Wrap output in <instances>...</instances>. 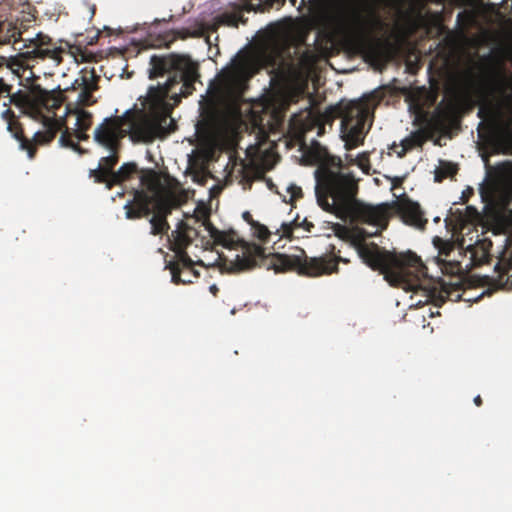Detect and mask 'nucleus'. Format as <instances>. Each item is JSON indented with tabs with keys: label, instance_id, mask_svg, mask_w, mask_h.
I'll return each instance as SVG.
<instances>
[{
	"label": "nucleus",
	"instance_id": "41",
	"mask_svg": "<svg viewBox=\"0 0 512 512\" xmlns=\"http://www.w3.org/2000/svg\"><path fill=\"white\" fill-rule=\"evenodd\" d=\"M197 157H198V151L196 148H194V176H193L194 182L198 181V171H197V167H196Z\"/></svg>",
	"mask_w": 512,
	"mask_h": 512
},
{
	"label": "nucleus",
	"instance_id": "1",
	"mask_svg": "<svg viewBox=\"0 0 512 512\" xmlns=\"http://www.w3.org/2000/svg\"><path fill=\"white\" fill-rule=\"evenodd\" d=\"M149 79L169 73L163 85L150 86L140 110H129L121 116L106 117L94 130V141L108 151L121 148V140L129 135L134 142L150 143L173 131V108L182 97L192 94V58L189 55H153Z\"/></svg>",
	"mask_w": 512,
	"mask_h": 512
},
{
	"label": "nucleus",
	"instance_id": "49",
	"mask_svg": "<svg viewBox=\"0 0 512 512\" xmlns=\"http://www.w3.org/2000/svg\"><path fill=\"white\" fill-rule=\"evenodd\" d=\"M482 114H483V110L480 109L479 112H478L479 117H482Z\"/></svg>",
	"mask_w": 512,
	"mask_h": 512
},
{
	"label": "nucleus",
	"instance_id": "9",
	"mask_svg": "<svg viewBox=\"0 0 512 512\" xmlns=\"http://www.w3.org/2000/svg\"><path fill=\"white\" fill-rule=\"evenodd\" d=\"M98 81L99 76L96 75L94 69L88 75L84 74L79 84L81 90L77 100L66 104L65 124L67 125L70 119L74 118V135L79 141H86L89 138L86 132L93 124V114L85 110V107L96 103L93 92L98 89Z\"/></svg>",
	"mask_w": 512,
	"mask_h": 512
},
{
	"label": "nucleus",
	"instance_id": "24",
	"mask_svg": "<svg viewBox=\"0 0 512 512\" xmlns=\"http://www.w3.org/2000/svg\"><path fill=\"white\" fill-rule=\"evenodd\" d=\"M492 92L498 95L505 103L512 102V74H497L492 81Z\"/></svg>",
	"mask_w": 512,
	"mask_h": 512
},
{
	"label": "nucleus",
	"instance_id": "32",
	"mask_svg": "<svg viewBox=\"0 0 512 512\" xmlns=\"http://www.w3.org/2000/svg\"><path fill=\"white\" fill-rule=\"evenodd\" d=\"M60 143L65 146V147H69V148H72L76 151H79L81 152V148L79 146L78 143H75L73 140H72V134L69 132V127L66 126V129L65 131H63L61 137H60Z\"/></svg>",
	"mask_w": 512,
	"mask_h": 512
},
{
	"label": "nucleus",
	"instance_id": "48",
	"mask_svg": "<svg viewBox=\"0 0 512 512\" xmlns=\"http://www.w3.org/2000/svg\"><path fill=\"white\" fill-rule=\"evenodd\" d=\"M193 137H194V145H195L196 141H197V130L194 131Z\"/></svg>",
	"mask_w": 512,
	"mask_h": 512
},
{
	"label": "nucleus",
	"instance_id": "30",
	"mask_svg": "<svg viewBox=\"0 0 512 512\" xmlns=\"http://www.w3.org/2000/svg\"><path fill=\"white\" fill-rule=\"evenodd\" d=\"M458 172V165L449 161H441L439 169L435 172V181L441 182L448 177H453Z\"/></svg>",
	"mask_w": 512,
	"mask_h": 512
},
{
	"label": "nucleus",
	"instance_id": "50",
	"mask_svg": "<svg viewBox=\"0 0 512 512\" xmlns=\"http://www.w3.org/2000/svg\"><path fill=\"white\" fill-rule=\"evenodd\" d=\"M275 2H278V3H281L283 4L285 2V0H274Z\"/></svg>",
	"mask_w": 512,
	"mask_h": 512
},
{
	"label": "nucleus",
	"instance_id": "33",
	"mask_svg": "<svg viewBox=\"0 0 512 512\" xmlns=\"http://www.w3.org/2000/svg\"><path fill=\"white\" fill-rule=\"evenodd\" d=\"M252 230H253L254 235L259 240H261L263 242H267L269 240L271 233L265 225L257 222L256 224H253Z\"/></svg>",
	"mask_w": 512,
	"mask_h": 512
},
{
	"label": "nucleus",
	"instance_id": "45",
	"mask_svg": "<svg viewBox=\"0 0 512 512\" xmlns=\"http://www.w3.org/2000/svg\"><path fill=\"white\" fill-rule=\"evenodd\" d=\"M474 403L476 406H481L482 405V398L480 395H477L475 398H474Z\"/></svg>",
	"mask_w": 512,
	"mask_h": 512
},
{
	"label": "nucleus",
	"instance_id": "34",
	"mask_svg": "<svg viewBox=\"0 0 512 512\" xmlns=\"http://www.w3.org/2000/svg\"><path fill=\"white\" fill-rule=\"evenodd\" d=\"M433 243L438 248L439 255L448 256L454 248L452 243L444 241L439 237H435Z\"/></svg>",
	"mask_w": 512,
	"mask_h": 512
},
{
	"label": "nucleus",
	"instance_id": "21",
	"mask_svg": "<svg viewBox=\"0 0 512 512\" xmlns=\"http://www.w3.org/2000/svg\"><path fill=\"white\" fill-rule=\"evenodd\" d=\"M493 244L488 238H482L476 241L474 245L468 247L470 253L471 264L475 267L489 263L492 259L490 253Z\"/></svg>",
	"mask_w": 512,
	"mask_h": 512
},
{
	"label": "nucleus",
	"instance_id": "5",
	"mask_svg": "<svg viewBox=\"0 0 512 512\" xmlns=\"http://www.w3.org/2000/svg\"><path fill=\"white\" fill-rule=\"evenodd\" d=\"M211 206L198 201L194 208V246L203 250L221 245L229 250L241 249L233 258L224 257V266L229 272L238 273L250 270L257 265V260L264 257V248L257 244H249L239 237L236 231L218 230L210 221Z\"/></svg>",
	"mask_w": 512,
	"mask_h": 512
},
{
	"label": "nucleus",
	"instance_id": "13",
	"mask_svg": "<svg viewBox=\"0 0 512 512\" xmlns=\"http://www.w3.org/2000/svg\"><path fill=\"white\" fill-rule=\"evenodd\" d=\"M64 100L60 90L48 91L35 84L31 86L29 94L21 96V100H18L17 95H12L10 98L11 102L17 105L23 104L37 114H41L42 109L55 114V110L61 107Z\"/></svg>",
	"mask_w": 512,
	"mask_h": 512
},
{
	"label": "nucleus",
	"instance_id": "15",
	"mask_svg": "<svg viewBox=\"0 0 512 512\" xmlns=\"http://www.w3.org/2000/svg\"><path fill=\"white\" fill-rule=\"evenodd\" d=\"M254 73V60L246 54L237 55L231 67L223 71L222 82L230 91L240 90Z\"/></svg>",
	"mask_w": 512,
	"mask_h": 512
},
{
	"label": "nucleus",
	"instance_id": "37",
	"mask_svg": "<svg viewBox=\"0 0 512 512\" xmlns=\"http://www.w3.org/2000/svg\"><path fill=\"white\" fill-rule=\"evenodd\" d=\"M1 116H2V118H3L4 120H6V121H7V123H8V124H9L10 122H12V121H15V120H16V117H15L14 112H13L11 109H9V108H8V109H6V110H4V111L2 112V114H1Z\"/></svg>",
	"mask_w": 512,
	"mask_h": 512
},
{
	"label": "nucleus",
	"instance_id": "2",
	"mask_svg": "<svg viewBox=\"0 0 512 512\" xmlns=\"http://www.w3.org/2000/svg\"><path fill=\"white\" fill-rule=\"evenodd\" d=\"M378 233V230L368 233L364 229H358L357 234L350 239L361 260L372 270L383 274L391 285L414 293L422 292L425 302L443 304L445 297L432 285L427 267L414 252L397 253L381 248L374 242H365L367 238Z\"/></svg>",
	"mask_w": 512,
	"mask_h": 512
},
{
	"label": "nucleus",
	"instance_id": "35",
	"mask_svg": "<svg viewBox=\"0 0 512 512\" xmlns=\"http://www.w3.org/2000/svg\"><path fill=\"white\" fill-rule=\"evenodd\" d=\"M333 231L335 235L342 240H348L351 238L350 231L348 230V228L339 223H335L333 225Z\"/></svg>",
	"mask_w": 512,
	"mask_h": 512
},
{
	"label": "nucleus",
	"instance_id": "17",
	"mask_svg": "<svg viewBox=\"0 0 512 512\" xmlns=\"http://www.w3.org/2000/svg\"><path fill=\"white\" fill-rule=\"evenodd\" d=\"M24 27L21 24V27L15 26L12 22L2 20L0 18V45L12 43L14 46V49L20 47L23 45L24 37H22ZM6 70L8 74H12L10 71V68L5 65V58L0 57V71ZM12 86L8 85L4 78L0 76V97L4 94L7 96H10L11 94Z\"/></svg>",
	"mask_w": 512,
	"mask_h": 512
},
{
	"label": "nucleus",
	"instance_id": "29",
	"mask_svg": "<svg viewBox=\"0 0 512 512\" xmlns=\"http://www.w3.org/2000/svg\"><path fill=\"white\" fill-rule=\"evenodd\" d=\"M452 120V112L448 108L438 107L432 117V123L438 130H446Z\"/></svg>",
	"mask_w": 512,
	"mask_h": 512
},
{
	"label": "nucleus",
	"instance_id": "36",
	"mask_svg": "<svg viewBox=\"0 0 512 512\" xmlns=\"http://www.w3.org/2000/svg\"><path fill=\"white\" fill-rule=\"evenodd\" d=\"M287 190L290 193V202H293L303 197L302 189L299 186L290 185Z\"/></svg>",
	"mask_w": 512,
	"mask_h": 512
},
{
	"label": "nucleus",
	"instance_id": "51",
	"mask_svg": "<svg viewBox=\"0 0 512 512\" xmlns=\"http://www.w3.org/2000/svg\"><path fill=\"white\" fill-rule=\"evenodd\" d=\"M291 2V4L294 6L297 2V0H289Z\"/></svg>",
	"mask_w": 512,
	"mask_h": 512
},
{
	"label": "nucleus",
	"instance_id": "27",
	"mask_svg": "<svg viewBox=\"0 0 512 512\" xmlns=\"http://www.w3.org/2000/svg\"><path fill=\"white\" fill-rule=\"evenodd\" d=\"M46 120L52 124L49 130L36 132L33 136V139L30 140L36 148L37 145L50 143L54 139L57 130L60 128V123L58 121L50 118H47Z\"/></svg>",
	"mask_w": 512,
	"mask_h": 512
},
{
	"label": "nucleus",
	"instance_id": "39",
	"mask_svg": "<svg viewBox=\"0 0 512 512\" xmlns=\"http://www.w3.org/2000/svg\"><path fill=\"white\" fill-rule=\"evenodd\" d=\"M243 219L253 228V224H256L258 221H255L250 212L245 211L242 215Z\"/></svg>",
	"mask_w": 512,
	"mask_h": 512
},
{
	"label": "nucleus",
	"instance_id": "6",
	"mask_svg": "<svg viewBox=\"0 0 512 512\" xmlns=\"http://www.w3.org/2000/svg\"><path fill=\"white\" fill-rule=\"evenodd\" d=\"M333 22L345 44L355 50L364 48L381 26L378 9L368 0H357L341 7L333 16Z\"/></svg>",
	"mask_w": 512,
	"mask_h": 512
},
{
	"label": "nucleus",
	"instance_id": "7",
	"mask_svg": "<svg viewBox=\"0 0 512 512\" xmlns=\"http://www.w3.org/2000/svg\"><path fill=\"white\" fill-rule=\"evenodd\" d=\"M301 255H288L276 253L272 256L271 265L276 272L296 271L300 275L317 277L332 274L338 271L339 262L349 263V259L339 255L334 245H329L324 255L320 257H307L304 250Z\"/></svg>",
	"mask_w": 512,
	"mask_h": 512
},
{
	"label": "nucleus",
	"instance_id": "4",
	"mask_svg": "<svg viewBox=\"0 0 512 512\" xmlns=\"http://www.w3.org/2000/svg\"><path fill=\"white\" fill-rule=\"evenodd\" d=\"M187 200L188 192L177 179L167 173L146 170L141 175V188L134 190L133 200L124 208L128 219H139L153 212L151 234L160 235L170 228L168 215Z\"/></svg>",
	"mask_w": 512,
	"mask_h": 512
},
{
	"label": "nucleus",
	"instance_id": "26",
	"mask_svg": "<svg viewBox=\"0 0 512 512\" xmlns=\"http://www.w3.org/2000/svg\"><path fill=\"white\" fill-rule=\"evenodd\" d=\"M428 139V135L424 129H418L410 133V135L404 138L400 145L401 150L397 151V156L403 158L408 151L415 147H421Z\"/></svg>",
	"mask_w": 512,
	"mask_h": 512
},
{
	"label": "nucleus",
	"instance_id": "22",
	"mask_svg": "<svg viewBox=\"0 0 512 512\" xmlns=\"http://www.w3.org/2000/svg\"><path fill=\"white\" fill-rule=\"evenodd\" d=\"M243 12L244 10L239 4L232 3L230 10H226L214 18V28L216 29L220 25L237 28L239 23L245 24L247 19L244 18Z\"/></svg>",
	"mask_w": 512,
	"mask_h": 512
},
{
	"label": "nucleus",
	"instance_id": "40",
	"mask_svg": "<svg viewBox=\"0 0 512 512\" xmlns=\"http://www.w3.org/2000/svg\"><path fill=\"white\" fill-rule=\"evenodd\" d=\"M301 227H303L305 229V231L307 232H311L312 229L314 228V224L310 221H308L306 218L303 219V221L301 222Z\"/></svg>",
	"mask_w": 512,
	"mask_h": 512
},
{
	"label": "nucleus",
	"instance_id": "11",
	"mask_svg": "<svg viewBox=\"0 0 512 512\" xmlns=\"http://www.w3.org/2000/svg\"><path fill=\"white\" fill-rule=\"evenodd\" d=\"M189 231V225L180 221L176 229L172 231L171 238H169L170 249L175 253V260L170 261L166 268L170 270L171 281L174 284L192 283V259L186 251L191 243Z\"/></svg>",
	"mask_w": 512,
	"mask_h": 512
},
{
	"label": "nucleus",
	"instance_id": "25",
	"mask_svg": "<svg viewBox=\"0 0 512 512\" xmlns=\"http://www.w3.org/2000/svg\"><path fill=\"white\" fill-rule=\"evenodd\" d=\"M7 129L19 142L20 149L27 152L29 159H33L36 156L37 148L28 138L25 137L22 125L17 120H15L9 123Z\"/></svg>",
	"mask_w": 512,
	"mask_h": 512
},
{
	"label": "nucleus",
	"instance_id": "46",
	"mask_svg": "<svg viewBox=\"0 0 512 512\" xmlns=\"http://www.w3.org/2000/svg\"><path fill=\"white\" fill-rule=\"evenodd\" d=\"M99 34H100V32L98 31L97 34L94 36V38H92V40L89 41L87 44L93 45L97 41Z\"/></svg>",
	"mask_w": 512,
	"mask_h": 512
},
{
	"label": "nucleus",
	"instance_id": "42",
	"mask_svg": "<svg viewBox=\"0 0 512 512\" xmlns=\"http://www.w3.org/2000/svg\"><path fill=\"white\" fill-rule=\"evenodd\" d=\"M186 173L187 174H192V154H188L187 155Z\"/></svg>",
	"mask_w": 512,
	"mask_h": 512
},
{
	"label": "nucleus",
	"instance_id": "12",
	"mask_svg": "<svg viewBox=\"0 0 512 512\" xmlns=\"http://www.w3.org/2000/svg\"><path fill=\"white\" fill-rule=\"evenodd\" d=\"M65 42L54 41L49 35L38 32L34 37L24 39L23 45L16 49L20 51V57L27 61L50 60L59 66L67 54Z\"/></svg>",
	"mask_w": 512,
	"mask_h": 512
},
{
	"label": "nucleus",
	"instance_id": "54",
	"mask_svg": "<svg viewBox=\"0 0 512 512\" xmlns=\"http://www.w3.org/2000/svg\"><path fill=\"white\" fill-rule=\"evenodd\" d=\"M211 290H212V291H217L216 286H212V287H211Z\"/></svg>",
	"mask_w": 512,
	"mask_h": 512
},
{
	"label": "nucleus",
	"instance_id": "14",
	"mask_svg": "<svg viewBox=\"0 0 512 512\" xmlns=\"http://www.w3.org/2000/svg\"><path fill=\"white\" fill-rule=\"evenodd\" d=\"M490 114L488 143L496 152L508 153L512 148V120L505 119L500 110L490 111Z\"/></svg>",
	"mask_w": 512,
	"mask_h": 512
},
{
	"label": "nucleus",
	"instance_id": "52",
	"mask_svg": "<svg viewBox=\"0 0 512 512\" xmlns=\"http://www.w3.org/2000/svg\"><path fill=\"white\" fill-rule=\"evenodd\" d=\"M196 264H202V261L201 260L194 261V265H196Z\"/></svg>",
	"mask_w": 512,
	"mask_h": 512
},
{
	"label": "nucleus",
	"instance_id": "23",
	"mask_svg": "<svg viewBox=\"0 0 512 512\" xmlns=\"http://www.w3.org/2000/svg\"><path fill=\"white\" fill-rule=\"evenodd\" d=\"M146 170L147 169L141 170L140 175H142L143 172H145ZM138 173H139V169H138V166L136 163H134V162L124 163L112 175L106 188L108 190H111L114 186L121 185L123 182L131 179L134 175H136ZM139 178L141 179V176H139Z\"/></svg>",
	"mask_w": 512,
	"mask_h": 512
},
{
	"label": "nucleus",
	"instance_id": "43",
	"mask_svg": "<svg viewBox=\"0 0 512 512\" xmlns=\"http://www.w3.org/2000/svg\"><path fill=\"white\" fill-rule=\"evenodd\" d=\"M193 74H194V83H196L197 81H199L200 74L198 72V64L195 61H194V71H193Z\"/></svg>",
	"mask_w": 512,
	"mask_h": 512
},
{
	"label": "nucleus",
	"instance_id": "8",
	"mask_svg": "<svg viewBox=\"0 0 512 512\" xmlns=\"http://www.w3.org/2000/svg\"><path fill=\"white\" fill-rule=\"evenodd\" d=\"M372 101L371 97H362L331 107V117L341 118V137L347 150L363 143L365 123L374 105Z\"/></svg>",
	"mask_w": 512,
	"mask_h": 512
},
{
	"label": "nucleus",
	"instance_id": "55",
	"mask_svg": "<svg viewBox=\"0 0 512 512\" xmlns=\"http://www.w3.org/2000/svg\"><path fill=\"white\" fill-rule=\"evenodd\" d=\"M194 276H198V272L196 270L193 271Z\"/></svg>",
	"mask_w": 512,
	"mask_h": 512
},
{
	"label": "nucleus",
	"instance_id": "18",
	"mask_svg": "<svg viewBox=\"0 0 512 512\" xmlns=\"http://www.w3.org/2000/svg\"><path fill=\"white\" fill-rule=\"evenodd\" d=\"M162 22L165 24L166 20L163 19ZM161 21H156L153 26L149 28V32L144 39L145 47L148 48H162L169 47V45L174 42L177 38H186L192 37V32L189 29L185 30V34H182L180 31L174 30H158V24Z\"/></svg>",
	"mask_w": 512,
	"mask_h": 512
},
{
	"label": "nucleus",
	"instance_id": "3",
	"mask_svg": "<svg viewBox=\"0 0 512 512\" xmlns=\"http://www.w3.org/2000/svg\"><path fill=\"white\" fill-rule=\"evenodd\" d=\"M342 167L340 157L328 155L315 170L318 205L337 216L353 215L363 223L385 229L389 218L387 208L360 204L356 199L357 184L351 174L341 172Z\"/></svg>",
	"mask_w": 512,
	"mask_h": 512
},
{
	"label": "nucleus",
	"instance_id": "47",
	"mask_svg": "<svg viewBox=\"0 0 512 512\" xmlns=\"http://www.w3.org/2000/svg\"><path fill=\"white\" fill-rule=\"evenodd\" d=\"M401 182H402V180L400 178H395L393 180V183H392L393 184V188H395L396 186L400 185Z\"/></svg>",
	"mask_w": 512,
	"mask_h": 512
},
{
	"label": "nucleus",
	"instance_id": "16",
	"mask_svg": "<svg viewBox=\"0 0 512 512\" xmlns=\"http://www.w3.org/2000/svg\"><path fill=\"white\" fill-rule=\"evenodd\" d=\"M504 235V245L496 256L497 262L494 266V271L497 273V285L510 290L512 289V281L509 278H506L504 281V277L512 273V212L507 223H505Z\"/></svg>",
	"mask_w": 512,
	"mask_h": 512
},
{
	"label": "nucleus",
	"instance_id": "38",
	"mask_svg": "<svg viewBox=\"0 0 512 512\" xmlns=\"http://www.w3.org/2000/svg\"><path fill=\"white\" fill-rule=\"evenodd\" d=\"M474 194V190L471 187H467L465 190H463L461 195V200L463 203L468 202L469 198Z\"/></svg>",
	"mask_w": 512,
	"mask_h": 512
},
{
	"label": "nucleus",
	"instance_id": "28",
	"mask_svg": "<svg viewBox=\"0 0 512 512\" xmlns=\"http://www.w3.org/2000/svg\"><path fill=\"white\" fill-rule=\"evenodd\" d=\"M67 48V54H70L78 63H88L96 60L94 53L83 48L81 45H71L69 42H65Z\"/></svg>",
	"mask_w": 512,
	"mask_h": 512
},
{
	"label": "nucleus",
	"instance_id": "20",
	"mask_svg": "<svg viewBox=\"0 0 512 512\" xmlns=\"http://www.w3.org/2000/svg\"><path fill=\"white\" fill-rule=\"evenodd\" d=\"M119 151H109L108 156L100 158L98 167L89 170V178H92L97 184L107 186L110 178L115 173L114 168L119 162Z\"/></svg>",
	"mask_w": 512,
	"mask_h": 512
},
{
	"label": "nucleus",
	"instance_id": "10",
	"mask_svg": "<svg viewBox=\"0 0 512 512\" xmlns=\"http://www.w3.org/2000/svg\"><path fill=\"white\" fill-rule=\"evenodd\" d=\"M486 185L480 188L484 201L499 210H507L512 202V162L486 165Z\"/></svg>",
	"mask_w": 512,
	"mask_h": 512
},
{
	"label": "nucleus",
	"instance_id": "53",
	"mask_svg": "<svg viewBox=\"0 0 512 512\" xmlns=\"http://www.w3.org/2000/svg\"><path fill=\"white\" fill-rule=\"evenodd\" d=\"M187 141H188L190 144H192V138H191V137L187 138Z\"/></svg>",
	"mask_w": 512,
	"mask_h": 512
},
{
	"label": "nucleus",
	"instance_id": "19",
	"mask_svg": "<svg viewBox=\"0 0 512 512\" xmlns=\"http://www.w3.org/2000/svg\"><path fill=\"white\" fill-rule=\"evenodd\" d=\"M396 211L402 217L405 223L423 228L427 224L420 205L404 196L396 202Z\"/></svg>",
	"mask_w": 512,
	"mask_h": 512
},
{
	"label": "nucleus",
	"instance_id": "44",
	"mask_svg": "<svg viewBox=\"0 0 512 512\" xmlns=\"http://www.w3.org/2000/svg\"><path fill=\"white\" fill-rule=\"evenodd\" d=\"M88 11H89V14H90V18H92L95 15V12H96V6L94 4H89L88 5Z\"/></svg>",
	"mask_w": 512,
	"mask_h": 512
},
{
	"label": "nucleus",
	"instance_id": "31",
	"mask_svg": "<svg viewBox=\"0 0 512 512\" xmlns=\"http://www.w3.org/2000/svg\"><path fill=\"white\" fill-rule=\"evenodd\" d=\"M301 227V222H299V217L297 216L291 222H283L281 224V228L276 231V234L279 235L280 238H292V234L294 229Z\"/></svg>",
	"mask_w": 512,
	"mask_h": 512
}]
</instances>
